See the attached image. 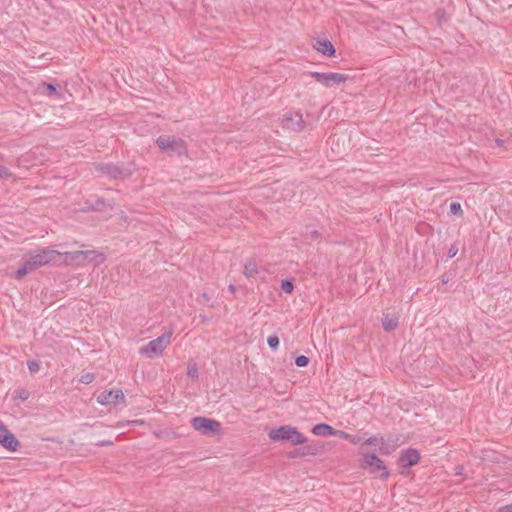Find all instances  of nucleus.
<instances>
[{
  "mask_svg": "<svg viewBox=\"0 0 512 512\" xmlns=\"http://www.w3.org/2000/svg\"><path fill=\"white\" fill-rule=\"evenodd\" d=\"M210 299V296L206 292H203L197 301L201 304H206L210 301Z\"/></svg>",
  "mask_w": 512,
  "mask_h": 512,
  "instance_id": "36",
  "label": "nucleus"
},
{
  "mask_svg": "<svg viewBox=\"0 0 512 512\" xmlns=\"http://www.w3.org/2000/svg\"><path fill=\"white\" fill-rule=\"evenodd\" d=\"M27 366H28V369H29V371L31 373H37L39 371V369H40L39 362H37L35 360L28 361Z\"/></svg>",
  "mask_w": 512,
  "mask_h": 512,
  "instance_id": "31",
  "label": "nucleus"
},
{
  "mask_svg": "<svg viewBox=\"0 0 512 512\" xmlns=\"http://www.w3.org/2000/svg\"><path fill=\"white\" fill-rule=\"evenodd\" d=\"M106 207V203L103 199H97L94 203L86 202V206L83 208L84 211H102Z\"/></svg>",
  "mask_w": 512,
  "mask_h": 512,
  "instance_id": "20",
  "label": "nucleus"
},
{
  "mask_svg": "<svg viewBox=\"0 0 512 512\" xmlns=\"http://www.w3.org/2000/svg\"><path fill=\"white\" fill-rule=\"evenodd\" d=\"M437 21L441 24L442 22H446L448 19V16L446 15L445 11L443 9H438L435 13Z\"/></svg>",
  "mask_w": 512,
  "mask_h": 512,
  "instance_id": "30",
  "label": "nucleus"
},
{
  "mask_svg": "<svg viewBox=\"0 0 512 512\" xmlns=\"http://www.w3.org/2000/svg\"><path fill=\"white\" fill-rule=\"evenodd\" d=\"M279 337L277 335H271L267 339L268 346L273 350H277L279 347Z\"/></svg>",
  "mask_w": 512,
  "mask_h": 512,
  "instance_id": "25",
  "label": "nucleus"
},
{
  "mask_svg": "<svg viewBox=\"0 0 512 512\" xmlns=\"http://www.w3.org/2000/svg\"><path fill=\"white\" fill-rule=\"evenodd\" d=\"M399 325V317L395 314H386L384 313L383 314V317H382V326H383V329L386 331V332H392L394 331Z\"/></svg>",
  "mask_w": 512,
  "mask_h": 512,
  "instance_id": "17",
  "label": "nucleus"
},
{
  "mask_svg": "<svg viewBox=\"0 0 512 512\" xmlns=\"http://www.w3.org/2000/svg\"><path fill=\"white\" fill-rule=\"evenodd\" d=\"M124 394L121 390H110V391H104L102 392L98 397L97 401L101 405H111V404H117L119 399H123Z\"/></svg>",
  "mask_w": 512,
  "mask_h": 512,
  "instance_id": "15",
  "label": "nucleus"
},
{
  "mask_svg": "<svg viewBox=\"0 0 512 512\" xmlns=\"http://www.w3.org/2000/svg\"><path fill=\"white\" fill-rule=\"evenodd\" d=\"M304 237L306 240H315L320 237V233L317 230H312L307 232Z\"/></svg>",
  "mask_w": 512,
  "mask_h": 512,
  "instance_id": "33",
  "label": "nucleus"
},
{
  "mask_svg": "<svg viewBox=\"0 0 512 512\" xmlns=\"http://www.w3.org/2000/svg\"><path fill=\"white\" fill-rule=\"evenodd\" d=\"M157 147L167 153L169 156H182L186 155L188 148L186 142L175 136L160 135L156 139Z\"/></svg>",
  "mask_w": 512,
  "mask_h": 512,
  "instance_id": "4",
  "label": "nucleus"
},
{
  "mask_svg": "<svg viewBox=\"0 0 512 512\" xmlns=\"http://www.w3.org/2000/svg\"><path fill=\"white\" fill-rule=\"evenodd\" d=\"M0 445L11 452L16 451L20 446L19 440L2 421H0Z\"/></svg>",
  "mask_w": 512,
  "mask_h": 512,
  "instance_id": "10",
  "label": "nucleus"
},
{
  "mask_svg": "<svg viewBox=\"0 0 512 512\" xmlns=\"http://www.w3.org/2000/svg\"><path fill=\"white\" fill-rule=\"evenodd\" d=\"M311 431L318 436H335L338 433L336 429L326 423L316 424Z\"/></svg>",
  "mask_w": 512,
  "mask_h": 512,
  "instance_id": "18",
  "label": "nucleus"
},
{
  "mask_svg": "<svg viewBox=\"0 0 512 512\" xmlns=\"http://www.w3.org/2000/svg\"><path fill=\"white\" fill-rule=\"evenodd\" d=\"M360 467L382 480H386L390 476V471L384 461L376 453L364 454L360 459Z\"/></svg>",
  "mask_w": 512,
  "mask_h": 512,
  "instance_id": "5",
  "label": "nucleus"
},
{
  "mask_svg": "<svg viewBox=\"0 0 512 512\" xmlns=\"http://www.w3.org/2000/svg\"><path fill=\"white\" fill-rule=\"evenodd\" d=\"M272 441H287L292 445H302L307 442V438L296 428L290 425H283L271 429L268 433Z\"/></svg>",
  "mask_w": 512,
  "mask_h": 512,
  "instance_id": "2",
  "label": "nucleus"
},
{
  "mask_svg": "<svg viewBox=\"0 0 512 512\" xmlns=\"http://www.w3.org/2000/svg\"><path fill=\"white\" fill-rule=\"evenodd\" d=\"M62 254L51 248H43L34 252H30L26 259L32 270H36L42 266L56 264L61 260Z\"/></svg>",
  "mask_w": 512,
  "mask_h": 512,
  "instance_id": "3",
  "label": "nucleus"
},
{
  "mask_svg": "<svg viewBox=\"0 0 512 512\" xmlns=\"http://www.w3.org/2000/svg\"><path fill=\"white\" fill-rule=\"evenodd\" d=\"M190 423L192 428L202 435H216L221 430V423L212 418L196 416L191 419Z\"/></svg>",
  "mask_w": 512,
  "mask_h": 512,
  "instance_id": "7",
  "label": "nucleus"
},
{
  "mask_svg": "<svg viewBox=\"0 0 512 512\" xmlns=\"http://www.w3.org/2000/svg\"><path fill=\"white\" fill-rule=\"evenodd\" d=\"M112 445H113V441H111V440H102V441H99L96 443V446H99V447L112 446Z\"/></svg>",
  "mask_w": 512,
  "mask_h": 512,
  "instance_id": "38",
  "label": "nucleus"
},
{
  "mask_svg": "<svg viewBox=\"0 0 512 512\" xmlns=\"http://www.w3.org/2000/svg\"><path fill=\"white\" fill-rule=\"evenodd\" d=\"M283 127L295 132H301L305 127V121L300 112L288 113L284 115Z\"/></svg>",
  "mask_w": 512,
  "mask_h": 512,
  "instance_id": "13",
  "label": "nucleus"
},
{
  "mask_svg": "<svg viewBox=\"0 0 512 512\" xmlns=\"http://www.w3.org/2000/svg\"><path fill=\"white\" fill-rule=\"evenodd\" d=\"M187 375L191 378H198L199 373L195 363L189 364L187 367Z\"/></svg>",
  "mask_w": 512,
  "mask_h": 512,
  "instance_id": "27",
  "label": "nucleus"
},
{
  "mask_svg": "<svg viewBox=\"0 0 512 512\" xmlns=\"http://www.w3.org/2000/svg\"><path fill=\"white\" fill-rule=\"evenodd\" d=\"M450 213L453 215H461L463 213L461 204L458 202H452L450 204Z\"/></svg>",
  "mask_w": 512,
  "mask_h": 512,
  "instance_id": "28",
  "label": "nucleus"
},
{
  "mask_svg": "<svg viewBox=\"0 0 512 512\" xmlns=\"http://www.w3.org/2000/svg\"><path fill=\"white\" fill-rule=\"evenodd\" d=\"M29 396H30V393L24 388L15 389L13 392L14 400L25 401L29 398Z\"/></svg>",
  "mask_w": 512,
  "mask_h": 512,
  "instance_id": "23",
  "label": "nucleus"
},
{
  "mask_svg": "<svg viewBox=\"0 0 512 512\" xmlns=\"http://www.w3.org/2000/svg\"><path fill=\"white\" fill-rule=\"evenodd\" d=\"M12 176V173L5 166L0 165V179H8Z\"/></svg>",
  "mask_w": 512,
  "mask_h": 512,
  "instance_id": "32",
  "label": "nucleus"
},
{
  "mask_svg": "<svg viewBox=\"0 0 512 512\" xmlns=\"http://www.w3.org/2000/svg\"><path fill=\"white\" fill-rule=\"evenodd\" d=\"M323 446L319 443H310L306 446L295 448L287 453L289 459L301 458L305 456H316L322 452Z\"/></svg>",
  "mask_w": 512,
  "mask_h": 512,
  "instance_id": "11",
  "label": "nucleus"
},
{
  "mask_svg": "<svg viewBox=\"0 0 512 512\" xmlns=\"http://www.w3.org/2000/svg\"><path fill=\"white\" fill-rule=\"evenodd\" d=\"M310 75L320 84L325 87H334L339 85L340 83L348 80V75L341 73H322V72H311Z\"/></svg>",
  "mask_w": 512,
  "mask_h": 512,
  "instance_id": "9",
  "label": "nucleus"
},
{
  "mask_svg": "<svg viewBox=\"0 0 512 512\" xmlns=\"http://www.w3.org/2000/svg\"><path fill=\"white\" fill-rule=\"evenodd\" d=\"M309 358L305 355H299L295 358V364L297 367H306L309 364Z\"/></svg>",
  "mask_w": 512,
  "mask_h": 512,
  "instance_id": "26",
  "label": "nucleus"
},
{
  "mask_svg": "<svg viewBox=\"0 0 512 512\" xmlns=\"http://www.w3.org/2000/svg\"><path fill=\"white\" fill-rule=\"evenodd\" d=\"M337 435H339L341 438L343 439H346L348 440L350 443L354 444V445H357L359 443H361L362 441V438L359 437L358 435H352V434H349L345 431H341V430H337Z\"/></svg>",
  "mask_w": 512,
  "mask_h": 512,
  "instance_id": "21",
  "label": "nucleus"
},
{
  "mask_svg": "<svg viewBox=\"0 0 512 512\" xmlns=\"http://www.w3.org/2000/svg\"><path fill=\"white\" fill-rule=\"evenodd\" d=\"M363 445L366 446H377L378 451L382 455H390L394 451V446H389L388 443L385 442V439L382 436L373 435L363 441Z\"/></svg>",
  "mask_w": 512,
  "mask_h": 512,
  "instance_id": "14",
  "label": "nucleus"
},
{
  "mask_svg": "<svg viewBox=\"0 0 512 512\" xmlns=\"http://www.w3.org/2000/svg\"><path fill=\"white\" fill-rule=\"evenodd\" d=\"M32 268L29 266L27 260L23 263L21 267L17 269L15 272L16 279H22L24 276H26L29 272H32Z\"/></svg>",
  "mask_w": 512,
  "mask_h": 512,
  "instance_id": "22",
  "label": "nucleus"
},
{
  "mask_svg": "<svg viewBox=\"0 0 512 512\" xmlns=\"http://www.w3.org/2000/svg\"><path fill=\"white\" fill-rule=\"evenodd\" d=\"M172 332H165L148 344L140 347L139 354L147 358L159 357L170 344Z\"/></svg>",
  "mask_w": 512,
  "mask_h": 512,
  "instance_id": "6",
  "label": "nucleus"
},
{
  "mask_svg": "<svg viewBox=\"0 0 512 512\" xmlns=\"http://www.w3.org/2000/svg\"><path fill=\"white\" fill-rule=\"evenodd\" d=\"M94 380V375L91 373H87L82 375L80 381L85 384H90Z\"/></svg>",
  "mask_w": 512,
  "mask_h": 512,
  "instance_id": "35",
  "label": "nucleus"
},
{
  "mask_svg": "<svg viewBox=\"0 0 512 512\" xmlns=\"http://www.w3.org/2000/svg\"><path fill=\"white\" fill-rule=\"evenodd\" d=\"M455 470H456V474L460 475V474H462L463 467L458 466L455 468Z\"/></svg>",
  "mask_w": 512,
  "mask_h": 512,
  "instance_id": "42",
  "label": "nucleus"
},
{
  "mask_svg": "<svg viewBox=\"0 0 512 512\" xmlns=\"http://www.w3.org/2000/svg\"><path fill=\"white\" fill-rule=\"evenodd\" d=\"M95 170L103 176L113 180H125L129 178L133 171L134 165L132 163H94Z\"/></svg>",
  "mask_w": 512,
  "mask_h": 512,
  "instance_id": "1",
  "label": "nucleus"
},
{
  "mask_svg": "<svg viewBox=\"0 0 512 512\" xmlns=\"http://www.w3.org/2000/svg\"><path fill=\"white\" fill-rule=\"evenodd\" d=\"M294 281L293 279H284L281 282V290L285 293H292L294 290Z\"/></svg>",
  "mask_w": 512,
  "mask_h": 512,
  "instance_id": "24",
  "label": "nucleus"
},
{
  "mask_svg": "<svg viewBox=\"0 0 512 512\" xmlns=\"http://www.w3.org/2000/svg\"><path fill=\"white\" fill-rule=\"evenodd\" d=\"M314 48L326 57H334L336 49L328 39H317Z\"/></svg>",
  "mask_w": 512,
  "mask_h": 512,
  "instance_id": "16",
  "label": "nucleus"
},
{
  "mask_svg": "<svg viewBox=\"0 0 512 512\" xmlns=\"http://www.w3.org/2000/svg\"><path fill=\"white\" fill-rule=\"evenodd\" d=\"M42 86L46 88L48 95L57 94V85L53 83L43 82Z\"/></svg>",
  "mask_w": 512,
  "mask_h": 512,
  "instance_id": "29",
  "label": "nucleus"
},
{
  "mask_svg": "<svg viewBox=\"0 0 512 512\" xmlns=\"http://www.w3.org/2000/svg\"><path fill=\"white\" fill-rule=\"evenodd\" d=\"M458 253V247L456 244H452L450 246V248L448 249V252H447V256L448 258H453L457 255Z\"/></svg>",
  "mask_w": 512,
  "mask_h": 512,
  "instance_id": "34",
  "label": "nucleus"
},
{
  "mask_svg": "<svg viewBox=\"0 0 512 512\" xmlns=\"http://www.w3.org/2000/svg\"><path fill=\"white\" fill-rule=\"evenodd\" d=\"M420 453L417 449L407 448L402 450L398 459L399 466L404 469H409L415 466L420 461Z\"/></svg>",
  "mask_w": 512,
  "mask_h": 512,
  "instance_id": "12",
  "label": "nucleus"
},
{
  "mask_svg": "<svg viewBox=\"0 0 512 512\" xmlns=\"http://www.w3.org/2000/svg\"><path fill=\"white\" fill-rule=\"evenodd\" d=\"M498 512H512V503L502 506L499 508Z\"/></svg>",
  "mask_w": 512,
  "mask_h": 512,
  "instance_id": "39",
  "label": "nucleus"
},
{
  "mask_svg": "<svg viewBox=\"0 0 512 512\" xmlns=\"http://www.w3.org/2000/svg\"><path fill=\"white\" fill-rule=\"evenodd\" d=\"M258 272L259 271H258L257 263L254 260H249L244 265V274L247 278L254 277L255 275L258 274Z\"/></svg>",
  "mask_w": 512,
  "mask_h": 512,
  "instance_id": "19",
  "label": "nucleus"
},
{
  "mask_svg": "<svg viewBox=\"0 0 512 512\" xmlns=\"http://www.w3.org/2000/svg\"><path fill=\"white\" fill-rule=\"evenodd\" d=\"M228 290H229L232 294H234V293H235V291H236V287H235V285L230 284V285L228 286Z\"/></svg>",
  "mask_w": 512,
  "mask_h": 512,
  "instance_id": "41",
  "label": "nucleus"
},
{
  "mask_svg": "<svg viewBox=\"0 0 512 512\" xmlns=\"http://www.w3.org/2000/svg\"><path fill=\"white\" fill-rule=\"evenodd\" d=\"M397 441H398V438L396 437H393L392 435H389L387 437V439H385V442L389 444V446H394V449L396 448L397 446Z\"/></svg>",
  "mask_w": 512,
  "mask_h": 512,
  "instance_id": "37",
  "label": "nucleus"
},
{
  "mask_svg": "<svg viewBox=\"0 0 512 512\" xmlns=\"http://www.w3.org/2000/svg\"><path fill=\"white\" fill-rule=\"evenodd\" d=\"M64 255L66 257V260L76 262L79 265H83L86 261L94 262L95 265L100 264L104 261L103 254H99L93 250L67 252Z\"/></svg>",
  "mask_w": 512,
  "mask_h": 512,
  "instance_id": "8",
  "label": "nucleus"
},
{
  "mask_svg": "<svg viewBox=\"0 0 512 512\" xmlns=\"http://www.w3.org/2000/svg\"><path fill=\"white\" fill-rule=\"evenodd\" d=\"M449 279L450 278L446 274H444L441 279L442 284H447Z\"/></svg>",
  "mask_w": 512,
  "mask_h": 512,
  "instance_id": "40",
  "label": "nucleus"
}]
</instances>
